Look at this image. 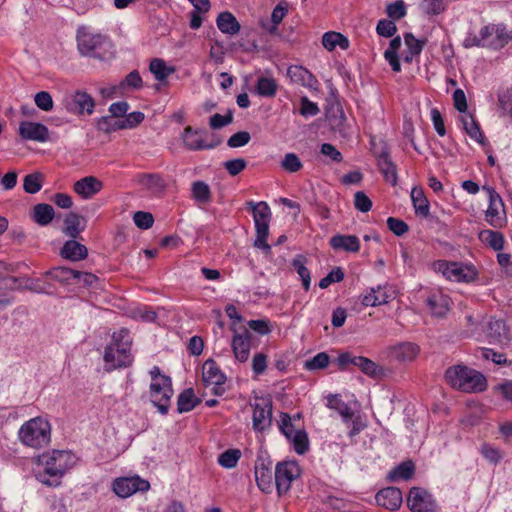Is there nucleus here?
<instances>
[{"instance_id":"f257e3e1","label":"nucleus","mask_w":512,"mask_h":512,"mask_svg":"<svg viewBox=\"0 0 512 512\" xmlns=\"http://www.w3.org/2000/svg\"><path fill=\"white\" fill-rule=\"evenodd\" d=\"M43 465V472L37 475L38 480L47 486L59 485L60 478L74 464V455L65 450H53L38 457Z\"/></svg>"},{"instance_id":"f03ea898","label":"nucleus","mask_w":512,"mask_h":512,"mask_svg":"<svg viewBox=\"0 0 512 512\" xmlns=\"http://www.w3.org/2000/svg\"><path fill=\"white\" fill-rule=\"evenodd\" d=\"M445 378L454 389L462 392L478 393L487 388V380L483 374L462 364L449 367Z\"/></svg>"},{"instance_id":"7ed1b4c3","label":"nucleus","mask_w":512,"mask_h":512,"mask_svg":"<svg viewBox=\"0 0 512 512\" xmlns=\"http://www.w3.org/2000/svg\"><path fill=\"white\" fill-rule=\"evenodd\" d=\"M77 47L80 54L86 57H93L101 61L113 57V45L111 41L101 34L78 30Z\"/></svg>"},{"instance_id":"20e7f679","label":"nucleus","mask_w":512,"mask_h":512,"mask_svg":"<svg viewBox=\"0 0 512 512\" xmlns=\"http://www.w3.org/2000/svg\"><path fill=\"white\" fill-rule=\"evenodd\" d=\"M20 442L34 449L47 446L51 439V425L42 418L35 417L23 423L18 431Z\"/></svg>"},{"instance_id":"39448f33","label":"nucleus","mask_w":512,"mask_h":512,"mask_svg":"<svg viewBox=\"0 0 512 512\" xmlns=\"http://www.w3.org/2000/svg\"><path fill=\"white\" fill-rule=\"evenodd\" d=\"M247 205L250 207L253 213V219L256 229V239L254 246L269 252L271 247L267 243V237L269 234V222L271 219V210L268 204L264 201L254 203L248 202Z\"/></svg>"},{"instance_id":"423d86ee","label":"nucleus","mask_w":512,"mask_h":512,"mask_svg":"<svg viewBox=\"0 0 512 512\" xmlns=\"http://www.w3.org/2000/svg\"><path fill=\"white\" fill-rule=\"evenodd\" d=\"M435 270L446 279L455 282L469 283L477 278V270L472 265H464L458 262L440 260L435 263Z\"/></svg>"},{"instance_id":"0eeeda50","label":"nucleus","mask_w":512,"mask_h":512,"mask_svg":"<svg viewBox=\"0 0 512 512\" xmlns=\"http://www.w3.org/2000/svg\"><path fill=\"white\" fill-rule=\"evenodd\" d=\"M160 382H151L149 387L150 401L162 415H166L173 396L171 378H160Z\"/></svg>"},{"instance_id":"6e6552de","label":"nucleus","mask_w":512,"mask_h":512,"mask_svg":"<svg viewBox=\"0 0 512 512\" xmlns=\"http://www.w3.org/2000/svg\"><path fill=\"white\" fill-rule=\"evenodd\" d=\"M489 198V205L485 212L486 222L495 229H501L507 224L504 203L499 194L491 187H483Z\"/></svg>"},{"instance_id":"1a4fd4ad","label":"nucleus","mask_w":512,"mask_h":512,"mask_svg":"<svg viewBox=\"0 0 512 512\" xmlns=\"http://www.w3.org/2000/svg\"><path fill=\"white\" fill-rule=\"evenodd\" d=\"M230 330L233 333L231 348L234 358L241 363L246 362L250 356L252 334L247 327H237L232 323Z\"/></svg>"},{"instance_id":"9d476101","label":"nucleus","mask_w":512,"mask_h":512,"mask_svg":"<svg viewBox=\"0 0 512 512\" xmlns=\"http://www.w3.org/2000/svg\"><path fill=\"white\" fill-rule=\"evenodd\" d=\"M300 476V467L295 461L279 462L275 467L274 479L279 496L288 492L292 482Z\"/></svg>"},{"instance_id":"9b49d317","label":"nucleus","mask_w":512,"mask_h":512,"mask_svg":"<svg viewBox=\"0 0 512 512\" xmlns=\"http://www.w3.org/2000/svg\"><path fill=\"white\" fill-rule=\"evenodd\" d=\"M372 152L377 158L378 167L383 174L385 180L392 185L397 183V170L395 164L389 157V149L386 143L382 140L376 142L374 139L371 141Z\"/></svg>"},{"instance_id":"f8f14e48","label":"nucleus","mask_w":512,"mask_h":512,"mask_svg":"<svg viewBox=\"0 0 512 512\" xmlns=\"http://www.w3.org/2000/svg\"><path fill=\"white\" fill-rule=\"evenodd\" d=\"M131 346H127V342L110 344L105 348L104 361L109 367L108 371L113 369L127 367L132 362L130 354Z\"/></svg>"},{"instance_id":"ddd939ff","label":"nucleus","mask_w":512,"mask_h":512,"mask_svg":"<svg viewBox=\"0 0 512 512\" xmlns=\"http://www.w3.org/2000/svg\"><path fill=\"white\" fill-rule=\"evenodd\" d=\"M150 483L139 476L119 477L112 483L113 492L120 498H128L136 492H146Z\"/></svg>"},{"instance_id":"4468645a","label":"nucleus","mask_w":512,"mask_h":512,"mask_svg":"<svg viewBox=\"0 0 512 512\" xmlns=\"http://www.w3.org/2000/svg\"><path fill=\"white\" fill-rule=\"evenodd\" d=\"M253 409V429L263 432L272 425V401L269 398H256L251 403Z\"/></svg>"},{"instance_id":"2eb2a0df","label":"nucleus","mask_w":512,"mask_h":512,"mask_svg":"<svg viewBox=\"0 0 512 512\" xmlns=\"http://www.w3.org/2000/svg\"><path fill=\"white\" fill-rule=\"evenodd\" d=\"M407 505L412 512H438V505L433 496L419 487L410 490Z\"/></svg>"},{"instance_id":"dca6fc26","label":"nucleus","mask_w":512,"mask_h":512,"mask_svg":"<svg viewBox=\"0 0 512 512\" xmlns=\"http://www.w3.org/2000/svg\"><path fill=\"white\" fill-rule=\"evenodd\" d=\"M254 473L258 488L263 493L270 494L275 485L272 461L269 458L258 456L255 461Z\"/></svg>"},{"instance_id":"f3484780","label":"nucleus","mask_w":512,"mask_h":512,"mask_svg":"<svg viewBox=\"0 0 512 512\" xmlns=\"http://www.w3.org/2000/svg\"><path fill=\"white\" fill-rule=\"evenodd\" d=\"M202 377L206 385H212V393L217 396H221L225 393V381L226 376L216 362L212 359H208L203 364Z\"/></svg>"},{"instance_id":"a211bd4d","label":"nucleus","mask_w":512,"mask_h":512,"mask_svg":"<svg viewBox=\"0 0 512 512\" xmlns=\"http://www.w3.org/2000/svg\"><path fill=\"white\" fill-rule=\"evenodd\" d=\"M424 302L431 315L444 317L450 310V297L441 289H431L425 296Z\"/></svg>"},{"instance_id":"6ab92c4d","label":"nucleus","mask_w":512,"mask_h":512,"mask_svg":"<svg viewBox=\"0 0 512 512\" xmlns=\"http://www.w3.org/2000/svg\"><path fill=\"white\" fill-rule=\"evenodd\" d=\"M419 353V347L412 342H402L389 346L385 349L384 355L387 359L408 362L413 361Z\"/></svg>"},{"instance_id":"aec40b11","label":"nucleus","mask_w":512,"mask_h":512,"mask_svg":"<svg viewBox=\"0 0 512 512\" xmlns=\"http://www.w3.org/2000/svg\"><path fill=\"white\" fill-rule=\"evenodd\" d=\"M19 135L24 140L46 142L49 140L48 128L38 122L23 121L19 125Z\"/></svg>"},{"instance_id":"412c9836","label":"nucleus","mask_w":512,"mask_h":512,"mask_svg":"<svg viewBox=\"0 0 512 512\" xmlns=\"http://www.w3.org/2000/svg\"><path fill=\"white\" fill-rule=\"evenodd\" d=\"M182 141L184 147L191 151L214 149L220 143V141L215 143H205L203 137L201 136V131L193 129L191 126H187L184 129L182 134Z\"/></svg>"},{"instance_id":"4be33fe9","label":"nucleus","mask_w":512,"mask_h":512,"mask_svg":"<svg viewBox=\"0 0 512 512\" xmlns=\"http://www.w3.org/2000/svg\"><path fill=\"white\" fill-rule=\"evenodd\" d=\"M95 107L94 99L84 91H76L71 95L70 100L67 102L66 108L69 112L83 114H92Z\"/></svg>"},{"instance_id":"5701e85b","label":"nucleus","mask_w":512,"mask_h":512,"mask_svg":"<svg viewBox=\"0 0 512 512\" xmlns=\"http://www.w3.org/2000/svg\"><path fill=\"white\" fill-rule=\"evenodd\" d=\"M375 499L379 506L391 511L399 509L403 502L402 492L396 487H387L380 490Z\"/></svg>"},{"instance_id":"b1692460","label":"nucleus","mask_w":512,"mask_h":512,"mask_svg":"<svg viewBox=\"0 0 512 512\" xmlns=\"http://www.w3.org/2000/svg\"><path fill=\"white\" fill-rule=\"evenodd\" d=\"M103 188V183L94 176H86L74 183V192L83 199H90Z\"/></svg>"},{"instance_id":"393cba45","label":"nucleus","mask_w":512,"mask_h":512,"mask_svg":"<svg viewBox=\"0 0 512 512\" xmlns=\"http://www.w3.org/2000/svg\"><path fill=\"white\" fill-rule=\"evenodd\" d=\"M287 76L290 78L292 83L301 85L306 88H315L317 85V79L315 76L306 68L298 65H292L287 69Z\"/></svg>"},{"instance_id":"a878e982","label":"nucleus","mask_w":512,"mask_h":512,"mask_svg":"<svg viewBox=\"0 0 512 512\" xmlns=\"http://www.w3.org/2000/svg\"><path fill=\"white\" fill-rule=\"evenodd\" d=\"M486 337L490 344H502L508 340L505 323L499 319H491L487 324Z\"/></svg>"},{"instance_id":"bb28decb","label":"nucleus","mask_w":512,"mask_h":512,"mask_svg":"<svg viewBox=\"0 0 512 512\" xmlns=\"http://www.w3.org/2000/svg\"><path fill=\"white\" fill-rule=\"evenodd\" d=\"M354 367H358L362 373L375 380L385 376V369L382 366L363 356L354 357Z\"/></svg>"},{"instance_id":"cd10ccee","label":"nucleus","mask_w":512,"mask_h":512,"mask_svg":"<svg viewBox=\"0 0 512 512\" xmlns=\"http://www.w3.org/2000/svg\"><path fill=\"white\" fill-rule=\"evenodd\" d=\"M88 250L73 238L66 241L61 249V256L71 261H80L87 257Z\"/></svg>"},{"instance_id":"c85d7f7f","label":"nucleus","mask_w":512,"mask_h":512,"mask_svg":"<svg viewBox=\"0 0 512 512\" xmlns=\"http://www.w3.org/2000/svg\"><path fill=\"white\" fill-rule=\"evenodd\" d=\"M64 225V233L67 236L76 239L80 233L84 231L86 227V220L83 216L70 212L64 219Z\"/></svg>"},{"instance_id":"c756f323","label":"nucleus","mask_w":512,"mask_h":512,"mask_svg":"<svg viewBox=\"0 0 512 512\" xmlns=\"http://www.w3.org/2000/svg\"><path fill=\"white\" fill-rule=\"evenodd\" d=\"M327 407L334 410L345 423L352 420V409L349 404L342 400L340 394H330L327 396Z\"/></svg>"},{"instance_id":"7c9ffc66","label":"nucleus","mask_w":512,"mask_h":512,"mask_svg":"<svg viewBox=\"0 0 512 512\" xmlns=\"http://www.w3.org/2000/svg\"><path fill=\"white\" fill-rule=\"evenodd\" d=\"M216 24L218 29L224 34L235 35L241 29L238 20L229 11L221 12L216 19Z\"/></svg>"},{"instance_id":"2f4dec72","label":"nucleus","mask_w":512,"mask_h":512,"mask_svg":"<svg viewBox=\"0 0 512 512\" xmlns=\"http://www.w3.org/2000/svg\"><path fill=\"white\" fill-rule=\"evenodd\" d=\"M322 45L328 51H333L337 47L347 50L350 47V41L348 37L339 32L328 31L322 36Z\"/></svg>"},{"instance_id":"473e14b6","label":"nucleus","mask_w":512,"mask_h":512,"mask_svg":"<svg viewBox=\"0 0 512 512\" xmlns=\"http://www.w3.org/2000/svg\"><path fill=\"white\" fill-rule=\"evenodd\" d=\"M55 216L54 208L50 204L39 203L32 209V219L40 226H47L50 224Z\"/></svg>"},{"instance_id":"72a5a7b5","label":"nucleus","mask_w":512,"mask_h":512,"mask_svg":"<svg viewBox=\"0 0 512 512\" xmlns=\"http://www.w3.org/2000/svg\"><path fill=\"white\" fill-rule=\"evenodd\" d=\"M143 86L142 78L137 70L131 71L119 84L118 87H112L109 91L106 89H102L101 93L104 96H110L112 93H114L117 89H141Z\"/></svg>"},{"instance_id":"f704fd0d","label":"nucleus","mask_w":512,"mask_h":512,"mask_svg":"<svg viewBox=\"0 0 512 512\" xmlns=\"http://www.w3.org/2000/svg\"><path fill=\"white\" fill-rule=\"evenodd\" d=\"M479 240L495 251H500L504 247L505 239L502 233L495 230H481L478 234Z\"/></svg>"},{"instance_id":"c9c22d12","label":"nucleus","mask_w":512,"mask_h":512,"mask_svg":"<svg viewBox=\"0 0 512 512\" xmlns=\"http://www.w3.org/2000/svg\"><path fill=\"white\" fill-rule=\"evenodd\" d=\"M201 400L194 394L192 388L183 390L177 398V411L178 413H186L193 410Z\"/></svg>"},{"instance_id":"e433bc0d","label":"nucleus","mask_w":512,"mask_h":512,"mask_svg":"<svg viewBox=\"0 0 512 512\" xmlns=\"http://www.w3.org/2000/svg\"><path fill=\"white\" fill-rule=\"evenodd\" d=\"M278 90L276 80L271 76H260L256 83V92L262 97H274Z\"/></svg>"},{"instance_id":"4c0bfd02","label":"nucleus","mask_w":512,"mask_h":512,"mask_svg":"<svg viewBox=\"0 0 512 512\" xmlns=\"http://www.w3.org/2000/svg\"><path fill=\"white\" fill-rule=\"evenodd\" d=\"M461 122L463 125V129L470 136L471 139L475 140L480 144L484 143V135L480 129L479 124L476 122L472 115H463L461 117Z\"/></svg>"},{"instance_id":"58836bf2","label":"nucleus","mask_w":512,"mask_h":512,"mask_svg":"<svg viewBox=\"0 0 512 512\" xmlns=\"http://www.w3.org/2000/svg\"><path fill=\"white\" fill-rule=\"evenodd\" d=\"M78 275V270H73L68 267H55L47 272V276L50 277V279L64 284H70L72 281L76 280Z\"/></svg>"},{"instance_id":"ea45409f","label":"nucleus","mask_w":512,"mask_h":512,"mask_svg":"<svg viewBox=\"0 0 512 512\" xmlns=\"http://www.w3.org/2000/svg\"><path fill=\"white\" fill-rule=\"evenodd\" d=\"M411 199L415 213L426 218L429 215V202L421 188L414 187L411 191Z\"/></svg>"},{"instance_id":"a19ab883","label":"nucleus","mask_w":512,"mask_h":512,"mask_svg":"<svg viewBox=\"0 0 512 512\" xmlns=\"http://www.w3.org/2000/svg\"><path fill=\"white\" fill-rule=\"evenodd\" d=\"M493 27V49L503 48L512 40V29H508L503 24L492 25Z\"/></svg>"},{"instance_id":"79ce46f5","label":"nucleus","mask_w":512,"mask_h":512,"mask_svg":"<svg viewBox=\"0 0 512 512\" xmlns=\"http://www.w3.org/2000/svg\"><path fill=\"white\" fill-rule=\"evenodd\" d=\"M113 116H102L97 120L96 127L104 133H112L126 129L123 119H114Z\"/></svg>"},{"instance_id":"37998d69","label":"nucleus","mask_w":512,"mask_h":512,"mask_svg":"<svg viewBox=\"0 0 512 512\" xmlns=\"http://www.w3.org/2000/svg\"><path fill=\"white\" fill-rule=\"evenodd\" d=\"M191 193L193 199L201 204H207L211 201V189L204 181H195L192 183Z\"/></svg>"},{"instance_id":"c03bdc74","label":"nucleus","mask_w":512,"mask_h":512,"mask_svg":"<svg viewBox=\"0 0 512 512\" xmlns=\"http://www.w3.org/2000/svg\"><path fill=\"white\" fill-rule=\"evenodd\" d=\"M414 474V464L411 461L402 462L388 474L391 481L408 480Z\"/></svg>"},{"instance_id":"a18cd8bd","label":"nucleus","mask_w":512,"mask_h":512,"mask_svg":"<svg viewBox=\"0 0 512 512\" xmlns=\"http://www.w3.org/2000/svg\"><path fill=\"white\" fill-rule=\"evenodd\" d=\"M306 259L302 255H298L292 261L293 268L297 271L298 275L302 280V285L305 291H308L311 284V275L310 271L306 267Z\"/></svg>"},{"instance_id":"49530a36","label":"nucleus","mask_w":512,"mask_h":512,"mask_svg":"<svg viewBox=\"0 0 512 512\" xmlns=\"http://www.w3.org/2000/svg\"><path fill=\"white\" fill-rule=\"evenodd\" d=\"M150 72L154 75L158 81H164L174 71L173 68L168 67L164 60L160 58H154L151 60L149 65Z\"/></svg>"},{"instance_id":"de8ad7c7","label":"nucleus","mask_w":512,"mask_h":512,"mask_svg":"<svg viewBox=\"0 0 512 512\" xmlns=\"http://www.w3.org/2000/svg\"><path fill=\"white\" fill-rule=\"evenodd\" d=\"M480 453L485 460L493 465H497L504 456V453L501 449L489 443H484L481 445Z\"/></svg>"},{"instance_id":"09e8293b","label":"nucleus","mask_w":512,"mask_h":512,"mask_svg":"<svg viewBox=\"0 0 512 512\" xmlns=\"http://www.w3.org/2000/svg\"><path fill=\"white\" fill-rule=\"evenodd\" d=\"M288 440L293 443L294 450L299 455L306 453L309 449L308 435L305 430H296Z\"/></svg>"},{"instance_id":"8fccbe9b","label":"nucleus","mask_w":512,"mask_h":512,"mask_svg":"<svg viewBox=\"0 0 512 512\" xmlns=\"http://www.w3.org/2000/svg\"><path fill=\"white\" fill-rule=\"evenodd\" d=\"M241 455L239 449H228L219 455L218 463L226 469L234 468L241 458Z\"/></svg>"},{"instance_id":"3c124183","label":"nucleus","mask_w":512,"mask_h":512,"mask_svg":"<svg viewBox=\"0 0 512 512\" xmlns=\"http://www.w3.org/2000/svg\"><path fill=\"white\" fill-rule=\"evenodd\" d=\"M43 176L41 173H31L24 177L23 189L26 193L35 194L42 188Z\"/></svg>"},{"instance_id":"603ef678","label":"nucleus","mask_w":512,"mask_h":512,"mask_svg":"<svg viewBox=\"0 0 512 512\" xmlns=\"http://www.w3.org/2000/svg\"><path fill=\"white\" fill-rule=\"evenodd\" d=\"M287 14V5L283 3H278L272 11L271 14V24L266 30L270 34H275L278 30V25L282 22L283 18Z\"/></svg>"},{"instance_id":"864d4df0","label":"nucleus","mask_w":512,"mask_h":512,"mask_svg":"<svg viewBox=\"0 0 512 512\" xmlns=\"http://www.w3.org/2000/svg\"><path fill=\"white\" fill-rule=\"evenodd\" d=\"M281 167L283 170L289 173H295L302 169L303 164L295 153H287L281 161Z\"/></svg>"},{"instance_id":"5fc2aeb1","label":"nucleus","mask_w":512,"mask_h":512,"mask_svg":"<svg viewBox=\"0 0 512 512\" xmlns=\"http://www.w3.org/2000/svg\"><path fill=\"white\" fill-rule=\"evenodd\" d=\"M330 363V357L326 352H320L305 362L304 367L309 370L324 369Z\"/></svg>"},{"instance_id":"6e6d98bb","label":"nucleus","mask_w":512,"mask_h":512,"mask_svg":"<svg viewBox=\"0 0 512 512\" xmlns=\"http://www.w3.org/2000/svg\"><path fill=\"white\" fill-rule=\"evenodd\" d=\"M405 44L409 49L405 59L410 61L415 55L421 53L424 42L416 39L412 34H407L405 36Z\"/></svg>"},{"instance_id":"4d7b16f0","label":"nucleus","mask_w":512,"mask_h":512,"mask_svg":"<svg viewBox=\"0 0 512 512\" xmlns=\"http://www.w3.org/2000/svg\"><path fill=\"white\" fill-rule=\"evenodd\" d=\"M34 102L39 109L45 112H49L53 109L54 102L52 96L47 91H40L36 93L34 96Z\"/></svg>"},{"instance_id":"13d9d810","label":"nucleus","mask_w":512,"mask_h":512,"mask_svg":"<svg viewBox=\"0 0 512 512\" xmlns=\"http://www.w3.org/2000/svg\"><path fill=\"white\" fill-rule=\"evenodd\" d=\"M386 13L392 20H399L406 15L405 3L397 0L386 7Z\"/></svg>"},{"instance_id":"bf43d9fd","label":"nucleus","mask_w":512,"mask_h":512,"mask_svg":"<svg viewBox=\"0 0 512 512\" xmlns=\"http://www.w3.org/2000/svg\"><path fill=\"white\" fill-rule=\"evenodd\" d=\"M233 122V114L228 111L226 115L214 114L209 119V125L212 129H221Z\"/></svg>"},{"instance_id":"052dcab7","label":"nucleus","mask_w":512,"mask_h":512,"mask_svg":"<svg viewBox=\"0 0 512 512\" xmlns=\"http://www.w3.org/2000/svg\"><path fill=\"white\" fill-rule=\"evenodd\" d=\"M133 221L140 229H149L154 223V218L151 213L144 211H137L134 213Z\"/></svg>"},{"instance_id":"680f3d73","label":"nucleus","mask_w":512,"mask_h":512,"mask_svg":"<svg viewBox=\"0 0 512 512\" xmlns=\"http://www.w3.org/2000/svg\"><path fill=\"white\" fill-rule=\"evenodd\" d=\"M372 205L371 199L363 191L354 193V207L357 210L366 213L371 210Z\"/></svg>"},{"instance_id":"e2e57ef3","label":"nucleus","mask_w":512,"mask_h":512,"mask_svg":"<svg viewBox=\"0 0 512 512\" xmlns=\"http://www.w3.org/2000/svg\"><path fill=\"white\" fill-rule=\"evenodd\" d=\"M344 278V272L342 271L341 268H335L333 270H331L327 276L323 277L320 281H319V287L321 289H326L328 288L332 283H335V282H340L342 281Z\"/></svg>"},{"instance_id":"0e129e2a","label":"nucleus","mask_w":512,"mask_h":512,"mask_svg":"<svg viewBox=\"0 0 512 512\" xmlns=\"http://www.w3.org/2000/svg\"><path fill=\"white\" fill-rule=\"evenodd\" d=\"M223 166L231 176H236L247 167V161L243 158H236L225 161Z\"/></svg>"},{"instance_id":"69168bd1","label":"nucleus","mask_w":512,"mask_h":512,"mask_svg":"<svg viewBox=\"0 0 512 512\" xmlns=\"http://www.w3.org/2000/svg\"><path fill=\"white\" fill-rule=\"evenodd\" d=\"M251 136L247 131H239L233 134L227 141V145L230 148L243 147L249 143Z\"/></svg>"},{"instance_id":"338daca9","label":"nucleus","mask_w":512,"mask_h":512,"mask_svg":"<svg viewBox=\"0 0 512 512\" xmlns=\"http://www.w3.org/2000/svg\"><path fill=\"white\" fill-rule=\"evenodd\" d=\"M377 305L388 303L390 300L395 298V291L391 287H381L374 289Z\"/></svg>"},{"instance_id":"774afa93","label":"nucleus","mask_w":512,"mask_h":512,"mask_svg":"<svg viewBox=\"0 0 512 512\" xmlns=\"http://www.w3.org/2000/svg\"><path fill=\"white\" fill-rule=\"evenodd\" d=\"M376 31L380 36L392 37L396 31V25L393 20L383 19L377 24Z\"/></svg>"}]
</instances>
